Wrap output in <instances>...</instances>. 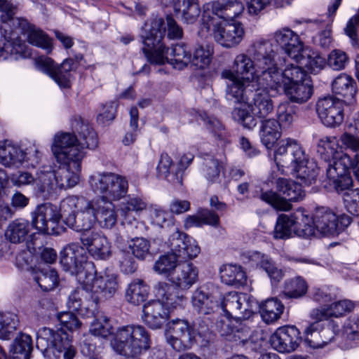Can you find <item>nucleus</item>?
<instances>
[{"mask_svg":"<svg viewBox=\"0 0 359 359\" xmlns=\"http://www.w3.org/2000/svg\"><path fill=\"white\" fill-rule=\"evenodd\" d=\"M273 65L274 69L273 72L274 75L273 74H269V76H271L272 81L271 82H266V87L276 88L281 85L285 87L292 83L304 81L306 79H311L302 67L292 64L287 65L283 71L280 72L279 65L277 62V54L275 51L273 55Z\"/></svg>","mask_w":359,"mask_h":359,"instance_id":"b1692460","label":"nucleus"},{"mask_svg":"<svg viewBox=\"0 0 359 359\" xmlns=\"http://www.w3.org/2000/svg\"><path fill=\"white\" fill-rule=\"evenodd\" d=\"M257 302L245 293L230 292L219 300V308L228 318L239 320L249 319L254 313Z\"/></svg>","mask_w":359,"mask_h":359,"instance_id":"f3484780","label":"nucleus"},{"mask_svg":"<svg viewBox=\"0 0 359 359\" xmlns=\"http://www.w3.org/2000/svg\"><path fill=\"white\" fill-rule=\"evenodd\" d=\"M0 11L2 12L1 15V21L2 25L0 27V33L8 34L11 31L14 36V30L11 28L13 20L17 18H14L16 7L7 0H0Z\"/></svg>","mask_w":359,"mask_h":359,"instance_id":"864d4df0","label":"nucleus"},{"mask_svg":"<svg viewBox=\"0 0 359 359\" xmlns=\"http://www.w3.org/2000/svg\"><path fill=\"white\" fill-rule=\"evenodd\" d=\"M78 136L70 133H57L54 136L53 142L55 144L57 139L64 140L65 137H68L72 142H68L67 145L69 149H74L75 151H82L83 158L86 156V149H94L98 145L97 136L94 129L87 123H81L78 124Z\"/></svg>","mask_w":359,"mask_h":359,"instance_id":"412c9836","label":"nucleus"},{"mask_svg":"<svg viewBox=\"0 0 359 359\" xmlns=\"http://www.w3.org/2000/svg\"><path fill=\"white\" fill-rule=\"evenodd\" d=\"M308 286L301 277H296L285 281L283 296L287 299H298L304 296Z\"/></svg>","mask_w":359,"mask_h":359,"instance_id":"5fc2aeb1","label":"nucleus"},{"mask_svg":"<svg viewBox=\"0 0 359 359\" xmlns=\"http://www.w3.org/2000/svg\"><path fill=\"white\" fill-rule=\"evenodd\" d=\"M82 290L80 289L74 290L69 296L67 304L68 307L73 311H79L81 314L86 318L94 317L90 315L91 304L87 306H83V302L81 299Z\"/></svg>","mask_w":359,"mask_h":359,"instance_id":"338daca9","label":"nucleus"},{"mask_svg":"<svg viewBox=\"0 0 359 359\" xmlns=\"http://www.w3.org/2000/svg\"><path fill=\"white\" fill-rule=\"evenodd\" d=\"M311 219L302 208L290 215L281 214L277 219L274 238L287 239L296 235L307 238L314 235V228L310 224Z\"/></svg>","mask_w":359,"mask_h":359,"instance_id":"ddd939ff","label":"nucleus"},{"mask_svg":"<svg viewBox=\"0 0 359 359\" xmlns=\"http://www.w3.org/2000/svg\"><path fill=\"white\" fill-rule=\"evenodd\" d=\"M173 11L184 24L193 25L203 13L199 0H175Z\"/></svg>","mask_w":359,"mask_h":359,"instance_id":"72a5a7b5","label":"nucleus"},{"mask_svg":"<svg viewBox=\"0 0 359 359\" xmlns=\"http://www.w3.org/2000/svg\"><path fill=\"white\" fill-rule=\"evenodd\" d=\"M283 89L289 100L297 103L306 102L313 94L311 79H306L304 81L287 85L283 87Z\"/></svg>","mask_w":359,"mask_h":359,"instance_id":"37998d69","label":"nucleus"},{"mask_svg":"<svg viewBox=\"0 0 359 359\" xmlns=\"http://www.w3.org/2000/svg\"><path fill=\"white\" fill-rule=\"evenodd\" d=\"M274 41L285 51L292 60L300 58L304 43L299 36L289 28H283L276 31L273 34Z\"/></svg>","mask_w":359,"mask_h":359,"instance_id":"bb28decb","label":"nucleus"},{"mask_svg":"<svg viewBox=\"0 0 359 359\" xmlns=\"http://www.w3.org/2000/svg\"><path fill=\"white\" fill-rule=\"evenodd\" d=\"M142 320L151 329L161 328L170 317V309L158 301H151L142 309Z\"/></svg>","mask_w":359,"mask_h":359,"instance_id":"7c9ffc66","label":"nucleus"},{"mask_svg":"<svg viewBox=\"0 0 359 359\" xmlns=\"http://www.w3.org/2000/svg\"><path fill=\"white\" fill-rule=\"evenodd\" d=\"M61 210L57 205L45 203L39 205L32 213V226L39 233L52 234L62 217Z\"/></svg>","mask_w":359,"mask_h":359,"instance_id":"4be33fe9","label":"nucleus"},{"mask_svg":"<svg viewBox=\"0 0 359 359\" xmlns=\"http://www.w3.org/2000/svg\"><path fill=\"white\" fill-rule=\"evenodd\" d=\"M293 60L297 64L304 66L308 70L313 73L321 70L326 63L323 57L315 53L309 54L304 47L300 53V58Z\"/></svg>","mask_w":359,"mask_h":359,"instance_id":"6e6d98bb","label":"nucleus"},{"mask_svg":"<svg viewBox=\"0 0 359 359\" xmlns=\"http://www.w3.org/2000/svg\"><path fill=\"white\" fill-rule=\"evenodd\" d=\"M245 6L240 0H215L203 4L202 24L207 30L217 19L233 20L243 14Z\"/></svg>","mask_w":359,"mask_h":359,"instance_id":"2eb2a0df","label":"nucleus"},{"mask_svg":"<svg viewBox=\"0 0 359 359\" xmlns=\"http://www.w3.org/2000/svg\"><path fill=\"white\" fill-rule=\"evenodd\" d=\"M86 259L84 249L77 244L68 245L60 252V262L62 269L75 276L79 283L80 274L87 275L89 266L93 265L87 262Z\"/></svg>","mask_w":359,"mask_h":359,"instance_id":"a211bd4d","label":"nucleus"},{"mask_svg":"<svg viewBox=\"0 0 359 359\" xmlns=\"http://www.w3.org/2000/svg\"><path fill=\"white\" fill-rule=\"evenodd\" d=\"M89 266L90 270L87 275L80 274L79 284L83 290L92 294L90 316H94L98 302L103 299L113 297L118 290L119 283L117 274L111 271L105 270L96 273L94 266Z\"/></svg>","mask_w":359,"mask_h":359,"instance_id":"1a4fd4ad","label":"nucleus"},{"mask_svg":"<svg viewBox=\"0 0 359 359\" xmlns=\"http://www.w3.org/2000/svg\"><path fill=\"white\" fill-rule=\"evenodd\" d=\"M32 275L34 281L43 291L53 290L58 283V276L56 271L49 266L35 269Z\"/></svg>","mask_w":359,"mask_h":359,"instance_id":"3c124183","label":"nucleus"},{"mask_svg":"<svg viewBox=\"0 0 359 359\" xmlns=\"http://www.w3.org/2000/svg\"><path fill=\"white\" fill-rule=\"evenodd\" d=\"M36 344L42 352H51L55 358L73 359L76 354L68 334L62 331L43 327L38 332Z\"/></svg>","mask_w":359,"mask_h":359,"instance_id":"4468645a","label":"nucleus"},{"mask_svg":"<svg viewBox=\"0 0 359 359\" xmlns=\"http://www.w3.org/2000/svg\"><path fill=\"white\" fill-rule=\"evenodd\" d=\"M252 100L248 107L251 113L245 108L236 107L232 111L233 118L244 128L252 129L257 125L255 116L265 118L273 110L272 100L265 89H257L252 95Z\"/></svg>","mask_w":359,"mask_h":359,"instance_id":"9d476101","label":"nucleus"},{"mask_svg":"<svg viewBox=\"0 0 359 359\" xmlns=\"http://www.w3.org/2000/svg\"><path fill=\"white\" fill-rule=\"evenodd\" d=\"M168 246L170 252L161 256L156 261L154 270L158 274L170 277L180 264L179 262L194 259L201 251L193 238L178 230L170 236Z\"/></svg>","mask_w":359,"mask_h":359,"instance_id":"0eeeda50","label":"nucleus"},{"mask_svg":"<svg viewBox=\"0 0 359 359\" xmlns=\"http://www.w3.org/2000/svg\"><path fill=\"white\" fill-rule=\"evenodd\" d=\"M81 243L96 259L106 260L112 255V246L108 238L98 232L83 233Z\"/></svg>","mask_w":359,"mask_h":359,"instance_id":"a878e982","label":"nucleus"},{"mask_svg":"<svg viewBox=\"0 0 359 359\" xmlns=\"http://www.w3.org/2000/svg\"><path fill=\"white\" fill-rule=\"evenodd\" d=\"M147 209V202L140 196H130L119 205V212L123 221L132 224L143 210Z\"/></svg>","mask_w":359,"mask_h":359,"instance_id":"58836bf2","label":"nucleus"},{"mask_svg":"<svg viewBox=\"0 0 359 359\" xmlns=\"http://www.w3.org/2000/svg\"><path fill=\"white\" fill-rule=\"evenodd\" d=\"M15 29H18L26 36L27 41L35 46L39 47L50 53L52 50V43L50 39L41 29L32 25L27 20L24 18H16L13 20L11 26Z\"/></svg>","mask_w":359,"mask_h":359,"instance_id":"c85d7f7f","label":"nucleus"},{"mask_svg":"<svg viewBox=\"0 0 359 359\" xmlns=\"http://www.w3.org/2000/svg\"><path fill=\"white\" fill-rule=\"evenodd\" d=\"M198 271L192 263L180 264L177 269L172 273L170 280L179 288L188 290L196 283Z\"/></svg>","mask_w":359,"mask_h":359,"instance_id":"c9c22d12","label":"nucleus"},{"mask_svg":"<svg viewBox=\"0 0 359 359\" xmlns=\"http://www.w3.org/2000/svg\"><path fill=\"white\" fill-rule=\"evenodd\" d=\"M220 299L221 294L218 291L208 294L203 287H198L193 292L191 303L199 313L207 315L219 309Z\"/></svg>","mask_w":359,"mask_h":359,"instance_id":"473e14b6","label":"nucleus"},{"mask_svg":"<svg viewBox=\"0 0 359 359\" xmlns=\"http://www.w3.org/2000/svg\"><path fill=\"white\" fill-rule=\"evenodd\" d=\"M213 36L216 42L225 48H233L238 46L243 39L244 29L239 22L227 24L224 27L217 26L215 22Z\"/></svg>","mask_w":359,"mask_h":359,"instance_id":"cd10ccee","label":"nucleus"},{"mask_svg":"<svg viewBox=\"0 0 359 359\" xmlns=\"http://www.w3.org/2000/svg\"><path fill=\"white\" fill-rule=\"evenodd\" d=\"M348 63V54L341 49H334L327 55V65L332 70H343Z\"/></svg>","mask_w":359,"mask_h":359,"instance_id":"680f3d73","label":"nucleus"},{"mask_svg":"<svg viewBox=\"0 0 359 359\" xmlns=\"http://www.w3.org/2000/svg\"><path fill=\"white\" fill-rule=\"evenodd\" d=\"M352 183L343 190H335L340 194L344 192L343 198L347 211L353 215H359V189H351Z\"/></svg>","mask_w":359,"mask_h":359,"instance_id":"bf43d9fd","label":"nucleus"},{"mask_svg":"<svg viewBox=\"0 0 359 359\" xmlns=\"http://www.w3.org/2000/svg\"><path fill=\"white\" fill-rule=\"evenodd\" d=\"M150 247L149 241L143 237H136L128 242L132 255L140 260H144L150 255Z\"/></svg>","mask_w":359,"mask_h":359,"instance_id":"052dcab7","label":"nucleus"},{"mask_svg":"<svg viewBox=\"0 0 359 359\" xmlns=\"http://www.w3.org/2000/svg\"><path fill=\"white\" fill-rule=\"evenodd\" d=\"M151 223L161 228L169 226L173 224V217L167 211L156 205L149 208Z\"/></svg>","mask_w":359,"mask_h":359,"instance_id":"e2e57ef3","label":"nucleus"},{"mask_svg":"<svg viewBox=\"0 0 359 359\" xmlns=\"http://www.w3.org/2000/svg\"><path fill=\"white\" fill-rule=\"evenodd\" d=\"M274 160L278 167L288 168L293 170L297 178L302 183L310 185L316 179L318 166L305 154L301 144L295 140H282L274 154Z\"/></svg>","mask_w":359,"mask_h":359,"instance_id":"39448f33","label":"nucleus"},{"mask_svg":"<svg viewBox=\"0 0 359 359\" xmlns=\"http://www.w3.org/2000/svg\"><path fill=\"white\" fill-rule=\"evenodd\" d=\"M205 335L204 332L198 331L194 325L180 318L168 322L165 330L166 341L177 351L191 348Z\"/></svg>","mask_w":359,"mask_h":359,"instance_id":"9b49d317","label":"nucleus"},{"mask_svg":"<svg viewBox=\"0 0 359 359\" xmlns=\"http://www.w3.org/2000/svg\"><path fill=\"white\" fill-rule=\"evenodd\" d=\"M68 142H72L71 140L65 137L64 140L57 139L55 143L52 144L51 151L56 161L63 166L52 170L50 166L43 165L37 170L39 194H49L56 188H72L79 183L83 153L69 149Z\"/></svg>","mask_w":359,"mask_h":359,"instance_id":"f257e3e1","label":"nucleus"},{"mask_svg":"<svg viewBox=\"0 0 359 359\" xmlns=\"http://www.w3.org/2000/svg\"><path fill=\"white\" fill-rule=\"evenodd\" d=\"M301 341L300 332L294 326L280 327L270 337L272 348L283 353L295 351Z\"/></svg>","mask_w":359,"mask_h":359,"instance_id":"393cba45","label":"nucleus"},{"mask_svg":"<svg viewBox=\"0 0 359 359\" xmlns=\"http://www.w3.org/2000/svg\"><path fill=\"white\" fill-rule=\"evenodd\" d=\"M0 39V57L6 59L9 55L19 54L24 57L30 55L27 50V46L22 43L18 37H14L12 32L8 34H1Z\"/></svg>","mask_w":359,"mask_h":359,"instance_id":"ea45409f","label":"nucleus"},{"mask_svg":"<svg viewBox=\"0 0 359 359\" xmlns=\"http://www.w3.org/2000/svg\"><path fill=\"white\" fill-rule=\"evenodd\" d=\"M23 150L8 140L0 142V163L4 166H19L23 163Z\"/></svg>","mask_w":359,"mask_h":359,"instance_id":"79ce46f5","label":"nucleus"},{"mask_svg":"<svg viewBox=\"0 0 359 359\" xmlns=\"http://www.w3.org/2000/svg\"><path fill=\"white\" fill-rule=\"evenodd\" d=\"M332 92L344 98V102L352 104L355 102L356 83L354 79L346 74H340L332 83Z\"/></svg>","mask_w":359,"mask_h":359,"instance_id":"e433bc0d","label":"nucleus"},{"mask_svg":"<svg viewBox=\"0 0 359 359\" xmlns=\"http://www.w3.org/2000/svg\"><path fill=\"white\" fill-rule=\"evenodd\" d=\"M174 285L165 283H158L155 286V295L158 301L169 309L182 306L186 300L183 295L176 294Z\"/></svg>","mask_w":359,"mask_h":359,"instance_id":"4c0bfd02","label":"nucleus"},{"mask_svg":"<svg viewBox=\"0 0 359 359\" xmlns=\"http://www.w3.org/2000/svg\"><path fill=\"white\" fill-rule=\"evenodd\" d=\"M297 107L289 102L278 104L276 110L278 122L283 128L290 127L297 117Z\"/></svg>","mask_w":359,"mask_h":359,"instance_id":"4d7b16f0","label":"nucleus"},{"mask_svg":"<svg viewBox=\"0 0 359 359\" xmlns=\"http://www.w3.org/2000/svg\"><path fill=\"white\" fill-rule=\"evenodd\" d=\"M29 231V224L26 219L19 218L12 221L7 226L5 236L13 243L25 241Z\"/></svg>","mask_w":359,"mask_h":359,"instance_id":"49530a36","label":"nucleus"},{"mask_svg":"<svg viewBox=\"0 0 359 359\" xmlns=\"http://www.w3.org/2000/svg\"><path fill=\"white\" fill-rule=\"evenodd\" d=\"M276 184L278 191L282 194L285 198L273 191L262 193L260 198L278 210H289L292 205L288 201H297L305 196L302 186L292 180L280 177L277 179Z\"/></svg>","mask_w":359,"mask_h":359,"instance_id":"dca6fc26","label":"nucleus"},{"mask_svg":"<svg viewBox=\"0 0 359 359\" xmlns=\"http://www.w3.org/2000/svg\"><path fill=\"white\" fill-rule=\"evenodd\" d=\"M89 184L97 198L116 201L123 198L128 189L126 178L113 172H95L90 176Z\"/></svg>","mask_w":359,"mask_h":359,"instance_id":"f8f14e48","label":"nucleus"},{"mask_svg":"<svg viewBox=\"0 0 359 359\" xmlns=\"http://www.w3.org/2000/svg\"><path fill=\"white\" fill-rule=\"evenodd\" d=\"M90 323V332L94 336L106 338L112 334L110 339L111 348L118 354L127 358L139 355L142 351L150 347V337L144 327L140 325H129L118 327L112 334V326L104 316H97Z\"/></svg>","mask_w":359,"mask_h":359,"instance_id":"7ed1b4c3","label":"nucleus"},{"mask_svg":"<svg viewBox=\"0 0 359 359\" xmlns=\"http://www.w3.org/2000/svg\"><path fill=\"white\" fill-rule=\"evenodd\" d=\"M337 215L330 209L322 207L316 209L312 217L311 225L314 230L323 236L334 235L337 233Z\"/></svg>","mask_w":359,"mask_h":359,"instance_id":"2f4dec72","label":"nucleus"},{"mask_svg":"<svg viewBox=\"0 0 359 359\" xmlns=\"http://www.w3.org/2000/svg\"><path fill=\"white\" fill-rule=\"evenodd\" d=\"M224 163L215 158L206 159L202 167V175L209 184H219L227 187L229 180L220 177V172L224 170Z\"/></svg>","mask_w":359,"mask_h":359,"instance_id":"a19ab883","label":"nucleus"},{"mask_svg":"<svg viewBox=\"0 0 359 359\" xmlns=\"http://www.w3.org/2000/svg\"><path fill=\"white\" fill-rule=\"evenodd\" d=\"M354 306V303L351 300H339L313 309L310 313V317L318 321L327 320L332 318H338L350 313Z\"/></svg>","mask_w":359,"mask_h":359,"instance_id":"c756f323","label":"nucleus"},{"mask_svg":"<svg viewBox=\"0 0 359 359\" xmlns=\"http://www.w3.org/2000/svg\"><path fill=\"white\" fill-rule=\"evenodd\" d=\"M94 208L97 219V224L101 228L110 229L116 225L118 215L112 201L103 198H95Z\"/></svg>","mask_w":359,"mask_h":359,"instance_id":"f704fd0d","label":"nucleus"},{"mask_svg":"<svg viewBox=\"0 0 359 359\" xmlns=\"http://www.w3.org/2000/svg\"><path fill=\"white\" fill-rule=\"evenodd\" d=\"M142 51L147 60L151 64H170L175 69H182L191 61V52L184 43H177L169 48L163 43L165 34L163 20L161 17H154L144 27Z\"/></svg>","mask_w":359,"mask_h":359,"instance_id":"f03ea898","label":"nucleus"},{"mask_svg":"<svg viewBox=\"0 0 359 359\" xmlns=\"http://www.w3.org/2000/svg\"><path fill=\"white\" fill-rule=\"evenodd\" d=\"M36 67L50 76L61 88H69L71 86V72L76 68V64L72 59H66L60 67L55 66L53 60L48 57H39L36 60Z\"/></svg>","mask_w":359,"mask_h":359,"instance_id":"aec40b11","label":"nucleus"},{"mask_svg":"<svg viewBox=\"0 0 359 359\" xmlns=\"http://www.w3.org/2000/svg\"><path fill=\"white\" fill-rule=\"evenodd\" d=\"M262 144L271 149L281 136V126L275 119H267L262 122L260 132Z\"/></svg>","mask_w":359,"mask_h":359,"instance_id":"c03bdc74","label":"nucleus"},{"mask_svg":"<svg viewBox=\"0 0 359 359\" xmlns=\"http://www.w3.org/2000/svg\"><path fill=\"white\" fill-rule=\"evenodd\" d=\"M222 78L226 80V98L234 103H248L254 89V82L240 78L231 69H224Z\"/></svg>","mask_w":359,"mask_h":359,"instance_id":"6ab92c4d","label":"nucleus"},{"mask_svg":"<svg viewBox=\"0 0 359 359\" xmlns=\"http://www.w3.org/2000/svg\"><path fill=\"white\" fill-rule=\"evenodd\" d=\"M149 287L141 279L132 281L126 291V300L134 305H139L148 297Z\"/></svg>","mask_w":359,"mask_h":359,"instance_id":"8fccbe9b","label":"nucleus"},{"mask_svg":"<svg viewBox=\"0 0 359 359\" xmlns=\"http://www.w3.org/2000/svg\"><path fill=\"white\" fill-rule=\"evenodd\" d=\"M316 111L322 123L327 127L339 126L344 121L343 102L333 96L319 99Z\"/></svg>","mask_w":359,"mask_h":359,"instance_id":"5701e85b","label":"nucleus"},{"mask_svg":"<svg viewBox=\"0 0 359 359\" xmlns=\"http://www.w3.org/2000/svg\"><path fill=\"white\" fill-rule=\"evenodd\" d=\"M339 332V326L334 321L330 322L327 327L320 330L318 337L313 341V346L316 347L324 346L332 341Z\"/></svg>","mask_w":359,"mask_h":359,"instance_id":"774afa93","label":"nucleus"},{"mask_svg":"<svg viewBox=\"0 0 359 359\" xmlns=\"http://www.w3.org/2000/svg\"><path fill=\"white\" fill-rule=\"evenodd\" d=\"M284 310V306L277 299H266L259 306V313L264 322L267 324L273 323L280 318Z\"/></svg>","mask_w":359,"mask_h":359,"instance_id":"de8ad7c7","label":"nucleus"},{"mask_svg":"<svg viewBox=\"0 0 359 359\" xmlns=\"http://www.w3.org/2000/svg\"><path fill=\"white\" fill-rule=\"evenodd\" d=\"M214 54L213 46L208 43H198L192 50L190 64L199 69H204L210 65Z\"/></svg>","mask_w":359,"mask_h":359,"instance_id":"a18cd8bd","label":"nucleus"},{"mask_svg":"<svg viewBox=\"0 0 359 359\" xmlns=\"http://www.w3.org/2000/svg\"><path fill=\"white\" fill-rule=\"evenodd\" d=\"M273 45L270 41L259 39L254 41L248 49V54L240 53L235 57L232 69L240 78L254 82L255 80L263 86L271 82L273 74Z\"/></svg>","mask_w":359,"mask_h":359,"instance_id":"20e7f679","label":"nucleus"},{"mask_svg":"<svg viewBox=\"0 0 359 359\" xmlns=\"http://www.w3.org/2000/svg\"><path fill=\"white\" fill-rule=\"evenodd\" d=\"M32 350L31 337L27 334H20L15 339L11 352L13 359H29Z\"/></svg>","mask_w":359,"mask_h":359,"instance_id":"603ef678","label":"nucleus"},{"mask_svg":"<svg viewBox=\"0 0 359 359\" xmlns=\"http://www.w3.org/2000/svg\"><path fill=\"white\" fill-rule=\"evenodd\" d=\"M18 318L13 313H0V339L8 340L13 335L18 325Z\"/></svg>","mask_w":359,"mask_h":359,"instance_id":"13d9d810","label":"nucleus"},{"mask_svg":"<svg viewBox=\"0 0 359 359\" xmlns=\"http://www.w3.org/2000/svg\"><path fill=\"white\" fill-rule=\"evenodd\" d=\"M226 334H229L235 341L243 345L248 342H257V340L253 338L250 327L241 323L238 326L231 328L230 332H227Z\"/></svg>","mask_w":359,"mask_h":359,"instance_id":"0e129e2a","label":"nucleus"},{"mask_svg":"<svg viewBox=\"0 0 359 359\" xmlns=\"http://www.w3.org/2000/svg\"><path fill=\"white\" fill-rule=\"evenodd\" d=\"M60 210L65 215V223L76 231L86 233L97 224L94 199L69 196L61 201Z\"/></svg>","mask_w":359,"mask_h":359,"instance_id":"6e6552de","label":"nucleus"},{"mask_svg":"<svg viewBox=\"0 0 359 359\" xmlns=\"http://www.w3.org/2000/svg\"><path fill=\"white\" fill-rule=\"evenodd\" d=\"M220 278L229 285L239 286L245 283L246 275L242 267L236 264H226L220 269Z\"/></svg>","mask_w":359,"mask_h":359,"instance_id":"09e8293b","label":"nucleus"},{"mask_svg":"<svg viewBox=\"0 0 359 359\" xmlns=\"http://www.w3.org/2000/svg\"><path fill=\"white\" fill-rule=\"evenodd\" d=\"M336 137H324L318 143V152L327 161L326 175L334 190H343L351 184L349 168L353 165L351 157L339 151Z\"/></svg>","mask_w":359,"mask_h":359,"instance_id":"423d86ee","label":"nucleus"},{"mask_svg":"<svg viewBox=\"0 0 359 359\" xmlns=\"http://www.w3.org/2000/svg\"><path fill=\"white\" fill-rule=\"evenodd\" d=\"M194 155L191 153H186L180 156L178 163L177 170L175 174L168 175V181L172 183L175 186H182L183 180V172L191 164L194 159Z\"/></svg>","mask_w":359,"mask_h":359,"instance_id":"69168bd1","label":"nucleus"}]
</instances>
